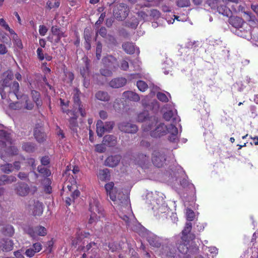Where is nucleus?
Listing matches in <instances>:
<instances>
[{
    "mask_svg": "<svg viewBox=\"0 0 258 258\" xmlns=\"http://www.w3.org/2000/svg\"><path fill=\"white\" fill-rule=\"evenodd\" d=\"M195 213L194 211L190 209H188L186 210V219L188 221V222H191L195 218Z\"/></svg>",
    "mask_w": 258,
    "mask_h": 258,
    "instance_id": "obj_47",
    "label": "nucleus"
},
{
    "mask_svg": "<svg viewBox=\"0 0 258 258\" xmlns=\"http://www.w3.org/2000/svg\"><path fill=\"white\" fill-rule=\"evenodd\" d=\"M12 144V140L10 134L4 130H0V147L6 149L0 150V156L2 159L5 160V156L3 155L4 151L8 155H16L18 154V148Z\"/></svg>",
    "mask_w": 258,
    "mask_h": 258,
    "instance_id": "obj_3",
    "label": "nucleus"
},
{
    "mask_svg": "<svg viewBox=\"0 0 258 258\" xmlns=\"http://www.w3.org/2000/svg\"><path fill=\"white\" fill-rule=\"evenodd\" d=\"M35 253L36 252L34 250V248H32L31 247L27 249L25 251L26 255L29 257H33Z\"/></svg>",
    "mask_w": 258,
    "mask_h": 258,
    "instance_id": "obj_57",
    "label": "nucleus"
},
{
    "mask_svg": "<svg viewBox=\"0 0 258 258\" xmlns=\"http://www.w3.org/2000/svg\"><path fill=\"white\" fill-rule=\"evenodd\" d=\"M89 210L90 212V217L88 221L89 224L96 223L101 218L105 217L104 211L97 200L93 199L91 201Z\"/></svg>",
    "mask_w": 258,
    "mask_h": 258,
    "instance_id": "obj_4",
    "label": "nucleus"
},
{
    "mask_svg": "<svg viewBox=\"0 0 258 258\" xmlns=\"http://www.w3.org/2000/svg\"><path fill=\"white\" fill-rule=\"evenodd\" d=\"M134 162L142 169H147L150 165L149 156L144 154L139 153L135 156Z\"/></svg>",
    "mask_w": 258,
    "mask_h": 258,
    "instance_id": "obj_10",
    "label": "nucleus"
},
{
    "mask_svg": "<svg viewBox=\"0 0 258 258\" xmlns=\"http://www.w3.org/2000/svg\"><path fill=\"white\" fill-rule=\"evenodd\" d=\"M102 62L106 67L110 68L113 71H115L118 67L117 59L111 55L104 57Z\"/></svg>",
    "mask_w": 258,
    "mask_h": 258,
    "instance_id": "obj_12",
    "label": "nucleus"
},
{
    "mask_svg": "<svg viewBox=\"0 0 258 258\" xmlns=\"http://www.w3.org/2000/svg\"><path fill=\"white\" fill-rule=\"evenodd\" d=\"M243 13L246 15V19L248 22H254L255 20V17L250 11L243 12Z\"/></svg>",
    "mask_w": 258,
    "mask_h": 258,
    "instance_id": "obj_49",
    "label": "nucleus"
},
{
    "mask_svg": "<svg viewBox=\"0 0 258 258\" xmlns=\"http://www.w3.org/2000/svg\"><path fill=\"white\" fill-rule=\"evenodd\" d=\"M37 170L40 173L42 174L46 177H48L51 174L50 171L47 168L44 167L42 165L38 166L37 167Z\"/></svg>",
    "mask_w": 258,
    "mask_h": 258,
    "instance_id": "obj_41",
    "label": "nucleus"
},
{
    "mask_svg": "<svg viewBox=\"0 0 258 258\" xmlns=\"http://www.w3.org/2000/svg\"><path fill=\"white\" fill-rule=\"evenodd\" d=\"M41 163L42 165H47L50 163V160L48 156H44L41 159Z\"/></svg>",
    "mask_w": 258,
    "mask_h": 258,
    "instance_id": "obj_64",
    "label": "nucleus"
},
{
    "mask_svg": "<svg viewBox=\"0 0 258 258\" xmlns=\"http://www.w3.org/2000/svg\"><path fill=\"white\" fill-rule=\"evenodd\" d=\"M89 63L86 61L85 66L80 68V73L84 79H87L89 76Z\"/></svg>",
    "mask_w": 258,
    "mask_h": 258,
    "instance_id": "obj_33",
    "label": "nucleus"
},
{
    "mask_svg": "<svg viewBox=\"0 0 258 258\" xmlns=\"http://www.w3.org/2000/svg\"><path fill=\"white\" fill-rule=\"evenodd\" d=\"M31 210L32 214L34 216H41L43 212V203L38 201H34Z\"/></svg>",
    "mask_w": 258,
    "mask_h": 258,
    "instance_id": "obj_21",
    "label": "nucleus"
},
{
    "mask_svg": "<svg viewBox=\"0 0 258 258\" xmlns=\"http://www.w3.org/2000/svg\"><path fill=\"white\" fill-rule=\"evenodd\" d=\"M112 71L111 69H102L100 70V74L105 77H110L112 75Z\"/></svg>",
    "mask_w": 258,
    "mask_h": 258,
    "instance_id": "obj_51",
    "label": "nucleus"
},
{
    "mask_svg": "<svg viewBox=\"0 0 258 258\" xmlns=\"http://www.w3.org/2000/svg\"><path fill=\"white\" fill-rule=\"evenodd\" d=\"M106 131L104 124L102 121L98 120L96 123V132L97 135L101 137Z\"/></svg>",
    "mask_w": 258,
    "mask_h": 258,
    "instance_id": "obj_32",
    "label": "nucleus"
},
{
    "mask_svg": "<svg viewBox=\"0 0 258 258\" xmlns=\"http://www.w3.org/2000/svg\"><path fill=\"white\" fill-rule=\"evenodd\" d=\"M148 242L150 244L155 247H159L161 246V243L156 237H149Z\"/></svg>",
    "mask_w": 258,
    "mask_h": 258,
    "instance_id": "obj_43",
    "label": "nucleus"
},
{
    "mask_svg": "<svg viewBox=\"0 0 258 258\" xmlns=\"http://www.w3.org/2000/svg\"><path fill=\"white\" fill-rule=\"evenodd\" d=\"M37 52V55L38 57V58L40 61H42L44 60L45 56L43 54V50L41 48H38L36 51Z\"/></svg>",
    "mask_w": 258,
    "mask_h": 258,
    "instance_id": "obj_54",
    "label": "nucleus"
},
{
    "mask_svg": "<svg viewBox=\"0 0 258 258\" xmlns=\"http://www.w3.org/2000/svg\"><path fill=\"white\" fill-rule=\"evenodd\" d=\"M11 90L15 94V95L17 96V93L19 92V84L18 82L17 81H14L12 85L10 86Z\"/></svg>",
    "mask_w": 258,
    "mask_h": 258,
    "instance_id": "obj_46",
    "label": "nucleus"
},
{
    "mask_svg": "<svg viewBox=\"0 0 258 258\" xmlns=\"http://www.w3.org/2000/svg\"><path fill=\"white\" fill-rule=\"evenodd\" d=\"M60 6V2L59 1H55L54 4L50 1H48L46 2V8L49 10L52 9L58 8Z\"/></svg>",
    "mask_w": 258,
    "mask_h": 258,
    "instance_id": "obj_42",
    "label": "nucleus"
},
{
    "mask_svg": "<svg viewBox=\"0 0 258 258\" xmlns=\"http://www.w3.org/2000/svg\"><path fill=\"white\" fill-rule=\"evenodd\" d=\"M122 98L134 102H138L140 100L139 95L137 93L131 91L124 92L122 94Z\"/></svg>",
    "mask_w": 258,
    "mask_h": 258,
    "instance_id": "obj_25",
    "label": "nucleus"
},
{
    "mask_svg": "<svg viewBox=\"0 0 258 258\" xmlns=\"http://www.w3.org/2000/svg\"><path fill=\"white\" fill-rule=\"evenodd\" d=\"M137 86L138 89L143 92H145L148 88V84L142 80L137 81Z\"/></svg>",
    "mask_w": 258,
    "mask_h": 258,
    "instance_id": "obj_40",
    "label": "nucleus"
},
{
    "mask_svg": "<svg viewBox=\"0 0 258 258\" xmlns=\"http://www.w3.org/2000/svg\"><path fill=\"white\" fill-rule=\"evenodd\" d=\"M147 113L141 112L138 114L137 119L138 121L142 122L146 120V119H147Z\"/></svg>",
    "mask_w": 258,
    "mask_h": 258,
    "instance_id": "obj_53",
    "label": "nucleus"
},
{
    "mask_svg": "<svg viewBox=\"0 0 258 258\" xmlns=\"http://www.w3.org/2000/svg\"><path fill=\"white\" fill-rule=\"evenodd\" d=\"M163 118L166 121H172V123L176 124L180 121L179 116L177 114H175L172 110H168L163 114Z\"/></svg>",
    "mask_w": 258,
    "mask_h": 258,
    "instance_id": "obj_23",
    "label": "nucleus"
},
{
    "mask_svg": "<svg viewBox=\"0 0 258 258\" xmlns=\"http://www.w3.org/2000/svg\"><path fill=\"white\" fill-rule=\"evenodd\" d=\"M119 130L123 132L128 134H135L138 130V126L128 122H122L118 124Z\"/></svg>",
    "mask_w": 258,
    "mask_h": 258,
    "instance_id": "obj_11",
    "label": "nucleus"
},
{
    "mask_svg": "<svg viewBox=\"0 0 258 258\" xmlns=\"http://www.w3.org/2000/svg\"><path fill=\"white\" fill-rule=\"evenodd\" d=\"M106 150L105 145L102 144H97L95 146V151L99 153H104Z\"/></svg>",
    "mask_w": 258,
    "mask_h": 258,
    "instance_id": "obj_50",
    "label": "nucleus"
},
{
    "mask_svg": "<svg viewBox=\"0 0 258 258\" xmlns=\"http://www.w3.org/2000/svg\"><path fill=\"white\" fill-rule=\"evenodd\" d=\"M121 70L126 71L129 68L128 61L125 59H122L120 62V65L118 66Z\"/></svg>",
    "mask_w": 258,
    "mask_h": 258,
    "instance_id": "obj_48",
    "label": "nucleus"
},
{
    "mask_svg": "<svg viewBox=\"0 0 258 258\" xmlns=\"http://www.w3.org/2000/svg\"><path fill=\"white\" fill-rule=\"evenodd\" d=\"M129 12L128 7L123 3H121L114 7L113 15L117 20L123 21L128 16Z\"/></svg>",
    "mask_w": 258,
    "mask_h": 258,
    "instance_id": "obj_7",
    "label": "nucleus"
},
{
    "mask_svg": "<svg viewBox=\"0 0 258 258\" xmlns=\"http://www.w3.org/2000/svg\"><path fill=\"white\" fill-rule=\"evenodd\" d=\"M157 98L162 102L167 103L169 101L166 95L162 92H158L157 93Z\"/></svg>",
    "mask_w": 258,
    "mask_h": 258,
    "instance_id": "obj_45",
    "label": "nucleus"
},
{
    "mask_svg": "<svg viewBox=\"0 0 258 258\" xmlns=\"http://www.w3.org/2000/svg\"><path fill=\"white\" fill-rule=\"evenodd\" d=\"M104 188L106 192L114 204H116L122 208L128 209L130 208V199L122 191L117 192L116 187H114V182H108L105 184Z\"/></svg>",
    "mask_w": 258,
    "mask_h": 258,
    "instance_id": "obj_2",
    "label": "nucleus"
},
{
    "mask_svg": "<svg viewBox=\"0 0 258 258\" xmlns=\"http://www.w3.org/2000/svg\"><path fill=\"white\" fill-rule=\"evenodd\" d=\"M166 160V154L164 150L154 151L152 161L154 166L158 168L161 167L165 164Z\"/></svg>",
    "mask_w": 258,
    "mask_h": 258,
    "instance_id": "obj_8",
    "label": "nucleus"
},
{
    "mask_svg": "<svg viewBox=\"0 0 258 258\" xmlns=\"http://www.w3.org/2000/svg\"><path fill=\"white\" fill-rule=\"evenodd\" d=\"M16 191L18 195L24 197L29 194L30 188L27 183H19L16 188Z\"/></svg>",
    "mask_w": 258,
    "mask_h": 258,
    "instance_id": "obj_22",
    "label": "nucleus"
},
{
    "mask_svg": "<svg viewBox=\"0 0 258 258\" xmlns=\"http://www.w3.org/2000/svg\"><path fill=\"white\" fill-rule=\"evenodd\" d=\"M98 33L103 38H105L107 36V30L104 27H101L98 31Z\"/></svg>",
    "mask_w": 258,
    "mask_h": 258,
    "instance_id": "obj_63",
    "label": "nucleus"
},
{
    "mask_svg": "<svg viewBox=\"0 0 258 258\" xmlns=\"http://www.w3.org/2000/svg\"><path fill=\"white\" fill-rule=\"evenodd\" d=\"M176 4L180 8L188 7L190 5L189 0H176Z\"/></svg>",
    "mask_w": 258,
    "mask_h": 258,
    "instance_id": "obj_44",
    "label": "nucleus"
},
{
    "mask_svg": "<svg viewBox=\"0 0 258 258\" xmlns=\"http://www.w3.org/2000/svg\"><path fill=\"white\" fill-rule=\"evenodd\" d=\"M69 113H70L71 116L69 119V126L74 132H77V128L78 127V123L77 121L78 116L74 110L70 111Z\"/></svg>",
    "mask_w": 258,
    "mask_h": 258,
    "instance_id": "obj_19",
    "label": "nucleus"
},
{
    "mask_svg": "<svg viewBox=\"0 0 258 258\" xmlns=\"http://www.w3.org/2000/svg\"><path fill=\"white\" fill-rule=\"evenodd\" d=\"M1 170L6 174H9L13 171V165L12 164L7 163L0 166Z\"/></svg>",
    "mask_w": 258,
    "mask_h": 258,
    "instance_id": "obj_39",
    "label": "nucleus"
},
{
    "mask_svg": "<svg viewBox=\"0 0 258 258\" xmlns=\"http://www.w3.org/2000/svg\"><path fill=\"white\" fill-rule=\"evenodd\" d=\"M2 243L3 250L5 251H10L13 248L14 243L13 241L9 239L4 240Z\"/></svg>",
    "mask_w": 258,
    "mask_h": 258,
    "instance_id": "obj_34",
    "label": "nucleus"
},
{
    "mask_svg": "<svg viewBox=\"0 0 258 258\" xmlns=\"http://www.w3.org/2000/svg\"><path fill=\"white\" fill-rule=\"evenodd\" d=\"M192 223L190 222H186L183 229L181 231V236L180 239L176 241L175 245L178 250L177 251L174 249L176 253L181 256L186 254L189 252L191 254L197 253L199 250V247L195 245L193 247L190 248L189 246L190 242L195 240L196 235L194 233H191ZM169 247H174L169 246Z\"/></svg>",
    "mask_w": 258,
    "mask_h": 258,
    "instance_id": "obj_1",
    "label": "nucleus"
},
{
    "mask_svg": "<svg viewBox=\"0 0 258 258\" xmlns=\"http://www.w3.org/2000/svg\"><path fill=\"white\" fill-rule=\"evenodd\" d=\"M102 143L106 146L111 147H114L117 144V138L112 135L105 136L103 138Z\"/></svg>",
    "mask_w": 258,
    "mask_h": 258,
    "instance_id": "obj_24",
    "label": "nucleus"
},
{
    "mask_svg": "<svg viewBox=\"0 0 258 258\" xmlns=\"http://www.w3.org/2000/svg\"><path fill=\"white\" fill-rule=\"evenodd\" d=\"M121 158L119 155L109 156L106 159L105 165L110 167H115L118 164Z\"/></svg>",
    "mask_w": 258,
    "mask_h": 258,
    "instance_id": "obj_16",
    "label": "nucleus"
},
{
    "mask_svg": "<svg viewBox=\"0 0 258 258\" xmlns=\"http://www.w3.org/2000/svg\"><path fill=\"white\" fill-rule=\"evenodd\" d=\"M95 97L97 99L104 102L109 101L110 97L106 91H99L95 94Z\"/></svg>",
    "mask_w": 258,
    "mask_h": 258,
    "instance_id": "obj_29",
    "label": "nucleus"
},
{
    "mask_svg": "<svg viewBox=\"0 0 258 258\" xmlns=\"http://www.w3.org/2000/svg\"><path fill=\"white\" fill-rule=\"evenodd\" d=\"M122 48L127 54H132L135 52V45L132 42H126L122 44Z\"/></svg>",
    "mask_w": 258,
    "mask_h": 258,
    "instance_id": "obj_30",
    "label": "nucleus"
},
{
    "mask_svg": "<svg viewBox=\"0 0 258 258\" xmlns=\"http://www.w3.org/2000/svg\"><path fill=\"white\" fill-rule=\"evenodd\" d=\"M34 137L39 143H43L46 140L47 136L41 127H35L34 130Z\"/></svg>",
    "mask_w": 258,
    "mask_h": 258,
    "instance_id": "obj_18",
    "label": "nucleus"
},
{
    "mask_svg": "<svg viewBox=\"0 0 258 258\" xmlns=\"http://www.w3.org/2000/svg\"><path fill=\"white\" fill-rule=\"evenodd\" d=\"M60 101V105L61 107V110L63 112H65L67 114H69L70 111H72L73 110H70L68 109L67 108L69 105V101H64V100L61 98L59 99Z\"/></svg>",
    "mask_w": 258,
    "mask_h": 258,
    "instance_id": "obj_38",
    "label": "nucleus"
},
{
    "mask_svg": "<svg viewBox=\"0 0 258 258\" xmlns=\"http://www.w3.org/2000/svg\"><path fill=\"white\" fill-rule=\"evenodd\" d=\"M216 10L220 14L227 17H229L232 14V12L231 10L224 5L219 6Z\"/></svg>",
    "mask_w": 258,
    "mask_h": 258,
    "instance_id": "obj_28",
    "label": "nucleus"
},
{
    "mask_svg": "<svg viewBox=\"0 0 258 258\" xmlns=\"http://www.w3.org/2000/svg\"><path fill=\"white\" fill-rule=\"evenodd\" d=\"M106 131H110L113 128L114 122L113 121H107L104 125Z\"/></svg>",
    "mask_w": 258,
    "mask_h": 258,
    "instance_id": "obj_59",
    "label": "nucleus"
},
{
    "mask_svg": "<svg viewBox=\"0 0 258 258\" xmlns=\"http://www.w3.org/2000/svg\"><path fill=\"white\" fill-rule=\"evenodd\" d=\"M228 22L230 25L236 29L235 31L236 34L241 37H244L246 36L245 34L246 32L244 29L243 31L239 30L240 28H242L243 25L244 24V21L242 18L238 16L231 15L229 17Z\"/></svg>",
    "mask_w": 258,
    "mask_h": 258,
    "instance_id": "obj_6",
    "label": "nucleus"
},
{
    "mask_svg": "<svg viewBox=\"0 0 258 258\" xmlns=\"http://www.w3.org/2000/svg\"><path fill=\"white\" fill-rule=\"evenodd\" d=\"M119 216L125 222L126 226L129 227L130 223L129 217L127 215L123 214H119Z\"/></svg>",
    "mask_w": 258,
    "mask_h": 258,
    "instance_id": "obj_58",
    "label": "nucleus"
},
{
    "mask_svg": "<svg viewBox=\"0 0 258 258\" xmlns=\"http://www.w3.org/2000/svg\"><path fill=\"white\" fill-rule=\"evenodd\" d=\"M163 249V257L165 258H182L180 255L176 253V250L173 247L165 246Z\"/></svg>",
    "mask_w": 258,
    "mask_h": 258,
    "instance_id": "obj_14",
    "label": "nucleus"
},
{
    "mask_svg": "<svg viewBox=\"0 0 258 258\" xmlns=\"http://www.w3.org/2000/svg\"><path fill=\"white\" fill-rule=\"evenodd\" d=\"M81 92L78 88H75L74 89V94L73 95V101L74 104V106L80 105L82 103V102L80 99V95Z\"/></svg>",
    "mask_w": 258,
    "mask_h": 258,
    "instance_id": "obj_35",
    "label": "nucleus"
},
{
    "mask_svg": "<svg viewBox=\"0 0 258 258\" xmlns=\"http://www.w3.org/2000/svg\"><path fill=\"white\" fill-rule=\"evenodd\" d=\"M153 124H148L147 128L150 130V135L153 138H159L167 133V126L163 123H160L154 129H153Z\"/></svg>",
    "mask_w": 258,
    "mask_h": 258,
    "instance_id": "obj_9",
    "label": "nucleus"
},
{
    "mask_svg": "<svg viewBox=\"0 0 258 258\" xmlns=\"http://www.w3.org/2000/svg\"><path fill=\"white\" fill-rule=\"evenodd\" d=\"M127 80L123 77L115 78L111 80L109 85L112 88H119L125 85Z\"/></svg>",
    "mask_w": 258,
    "mask_h": 258,
    "instance_id": "obj_17",
    "label": "nucleus"
},
{
    "mask_svg": "<svg viewBox=\"0 0 258 258\" xmlns=\"http://www.w3.org/2000/svg\"><path fill=\"white\" fill-rule=\"evenodd\" d=\"M23 229L32 238L37 236H44L47 234V229L40 225L34 227L31 224H27L24 226Z\"/></svg>",
    "mask_w": 258,
    "mask_h": 258,
    "instance_id": "obj_5",
    "label": "nucleus"
},
{
    "mask_svg": "<svg viewBox=\"0 0 258 258\" xmlns=\"http://www.w3.org/2000/svg\"><path fill=\"white\" fill-rule=\"evenodd\" d=\"M97 177L102 181L109 180L110 179L109 170L107 168L99 170Z\"/></svg>",
    "mask_w": 258,
    "mask_h": 258,
    "instance_id": "obj_26",
    "label": "nucleus"
},
{
    "mask_svg": "<svg viewBox=\"0 0 258 258\" xmlns=\"http://www.w3.org/2000/svg\"><path fill=\"white\" fill-rule=\"evenodd\" d=\"M26 163L28 164V165L31 166L33 168V169H34L36 167V165L35 164V160L34 158H28L27 159Z\"/></svg>",
    "mask_w": 258,
    "mask_h": 258,
    "instance_id": "obj_62",
    "label": "nucleus"
},
{
    "mask_svg": "<svg viewBox=\"0 0 258 258\" xmlns=\"http://www.w3.org/2000/svg\"><path fill=\"white\" fill-rule=\"evenodd\" d=\"M16 180L17 178L14 176L4 175L0 177V185L11 184Z\"/></svg>",
    "mask_w": 258,
    "mask_h": 258,
    "instance_id": "obj_27",
    "label": "nucleus"
},
{
    "mask_svg": "<svg viewBox=\"0 0 258 258\" xmlns=\"http://www.w3.org/2000/svg\"><path fill=\"white\" fill-rule=\"evenodd\" d=\"M74 107L78 108L79 111L82 117H84L86 115V112L82 103L80 104V105H77Z\"/></svg>",
    "mask_w": 258,
    "mask_h": 258,
    "instance_id": "obj_61",
    "label": "nucleus"
},
{
    "mask_svg": "<svg viewBox=\"0 0 258 258\" xmlns=\"http://www.w3.org/2000/svg\"><path fill=\"white\" fill-rule=\"evenodd\" d=\"M3 233L5 235L12 236L14 233L13 227L10 225H7L3 228Z\"/></svg>",
    "mask_w": 258,
    "mask_h": 258,
    "instance_id": "obj_37",
    "label": "nucleus"
},
{
    "mask_svg": "<svg viewBox=\"0 0 258 258\" xmlns=\"http://www.w3.org/2000/svg\"><path fill=\"white\" fill-rule=\"evenodd\" d=\"M13 39H14V43L15 44V45L19 48L22 49L23 48V44H22L21 40L20 39H19L18 37L15 38L14 37Z\"/></svg>",
    "mask_w": 258,
    "mask_h": 258,
    "instance_id": "obj_60",
    "label": "nucleus"
},
{
    "mask_svg": "<svg viewBox=\"0 0 258 258\" xmlns=\"http://www.w3.org/2000/svg\"><path fill=\"white\" fill-rule=\"evenodd\" d=\"M31 94L33 100L37 106L38 108L41 106L42 104V101L40 98V93L36 90H32Z\"/></svg>",
    "mask_w": 258,
    "mask_h": 258,
    "instance_id": "obj_31",
    "label": "nucleus"
},
{
    "mask_svg": "<svg viewBox=\"0 0 258 258\" xmlns=\"http://www.w3.org/2000/svg\"><path fill=\"white\" fill-rule=\"evenodd\" d=\"M51 31L53 35L56 38L53 40H50L51 42L57 44L60 41V39L62 37H67L65 33L63 32L61 29L57 26H53L51 28Z\"/></svg>",
    "mask_w": 258,
    "mask_h": 258,
    "instance_id": "obj_13",
    "label": "nucleus"
},
{
    "mask_svg": "<svg viewBox=\"0 0 258 258\" xmlns=\"http://www.w3.org/2000/svg\"><path fill=\"white\" fill-rule=\"evenodd\" d=\"M32 248H34V250L36 253L39 252L42 248L41 244L39 242H36L33 244Z\"/></svg>",
    "mask_w": 258,
    "mask_h": 258,
    "instance_id": "obj_55",
    "label": "nucleus"
},
{
    "mask_svg": "<svg viewBox=\"0 0 258 258\" xmlns=\"http://www.w3.org/2000/svg\"><path fill=\"white\" fill-rule=\"evenodd\" d=\"M176 124L172 123L167 126V133L170 134L169 140L172 142H176L177 140V136L178 134V129L175 126Z\"/></svg>",
    "mask_w": 258,
    "mask_h": 258,
    "instance_id": "obj_20",
    "label": "nucleus"
},
{
    "mask_svg": "<svg viewBox=\"0 0 258 258\" xmlns=\"http://www.w3.org/2000/svg\"><path fill=\"white\" fill-rule=\"evenodd\" d=\"M48 31L47 28L44 25H40L39 28V33L40 35L44 36Z\"/></svg>",
    "mask_w": 258,
    "mask_h": 258,
    "instance_id": "obj_56",
    "label": "nucleus"
},
{
    "mask_svg": "<svg viewBox=\"0 0 258 258\" xmlns=\"http://www.w3.org/2000/svg\"><path fill=\"white\" fill-rule=\"evenodd\" d=\"M218 2L214 0H208L207 2V3L209 6L213 10L217 9V7L219 6H218Z\"/></svg>",
    "mask_w": 258,
    "mask_h": 258,
    "instance_id": "obj_52",
    "label": "nucleus"
},
{
    "mask_svg": "<svg viewBox=\"0 0 258 258\" xmlns=\"http://www.w3.org/2000/svg\"><path fill=\"white\" fill-rule=\"evenodd\" d=\"M99 247L97 243L95 242H90L88 243L86 246H83L81 247V250L84 252L87 253H92L95 255L97 253V251L98 250Z\"/></svg>",
    "mask_w": 258,
    "mask_h": 258,
    "instance_id": "obj_15",
    "label": "nucleus"
},
{
    "mask_svg": "<svg viewBox=\"0 0 258 258\" xmlns=\"http://www.w3.org/2000/svg\"><path fill=\"white\" fill-rule=\"evenodd\" d=\"M22 149L27 152L32 153L35 150V145L31 142H25L22 144Z\"/></svg>",
    "mask_w": 258,
    "mask_h": 258,
    "instance_id": "obj_36",
    "label": "nucleus"
}]
</instances>
